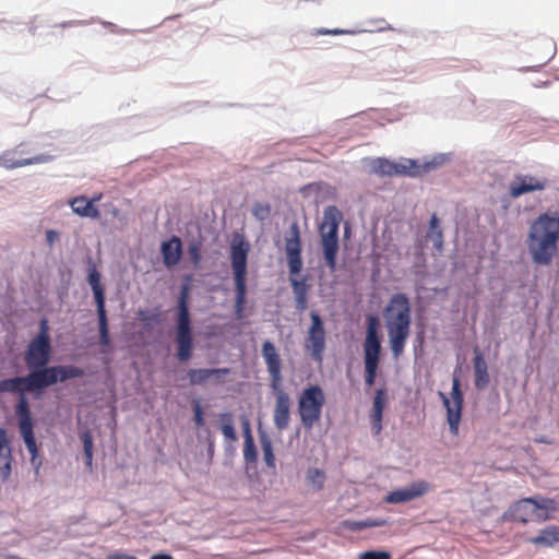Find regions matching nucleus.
<instances>
[{
  "instance_id": "nucleus-18",
  "label": "nucleus",
  "mask_w": 559,
  "mask_h": 559,
  "mask_svg": "<svg viewBox=\"0 0 559 559\" xmlns=\"http://www.w3.org/2000/svg\"><path fill=\"white\" fill-rule=\"evenodd\" d=\"M547 180H540L532 176L518 175L510 183L509 193L512 198H519L524 193L542 191L546 188Z\"/></svg>"
},
{
  "instance_id": "nucleus-20",
  "label": "nucleus",
  "mask_w": 559,
  "mask_h": 559,
  "mask_svg": "<svg viewBox=\"0 0 559 559\" xmlns=\"http://www.w3.org/2000/svg\"><path fill=\"white\" fill-rule=\"evenodd\" d=\"M163 262L167 267H173L179 263L182 257V242L177 236L164 241L160 247Z\"/></svg>"
},
{
  "instance_id": "nucleus-31",
  "label": "nucleus",
  "mask_w": 559,
  "mask_h": 559,
  "mask_svg": "<svg viewBox=\"0 0 559 559\" xmlns=\"http://www.w3.org/2000/svg\"><path fill=\"white\" fill-rule=\"evenodd\" d=\"M219 419L222 423V433L224 437L234 442L237 440V435L234 428V418L230 413H224L219 415Z\"/></svg>"
},
{
  "instance_id": "nucleus-42",
  "label": "nucleus",
  "mask_w": 559,
  "mask_h": 559,
  "mask_svg": "<svg viewBox=\"0 0 559 559\" xmlns=\"http://www.w3.org/2000/svg\"><path fill=\"white\" fill-rule=\"evenodd\" d=\"M105 559H138L134 556L126 555V554H111L108 555Z\"/></svg>"
},
{
  "instance_id": "nucleus-15",
  "label": "nucleus",
  "mask_w": 559,
  "mask_h": 559,
  "mask_svg": "<svg viewBox=\"0 0 559 559\" xmlns=\"http://www.w3.org/2000/svg\"><path fill=\"white\" fill-rule=\"evenodd\" d=\"M262 356L270 374V386L277 390L282 386V360L275 345L271 341H264L262 344Z\"/></svg>"
},
{
  "instance_id": "nucleus-28",
  "label": "nucleus",
  "mask_w": 559,
  "mask_h": 559,
  "mask_svg": "<svg viewBox=\"0 0 559 559\" xmlns=\"http://www.w3.org/2000/svg\"><path fill=\"white\" fill-rule=\"evenodd\" d=\"M245 444H243V459L247 464H254L258 461V452L251 436L249 423L245 421Z\"/></svg>"
},
{
  "instance_id": "nucleus-32",
  "label": "nucleus",
  "mask_w": 559,
  "mask_h": 559,
  "mask_svg": "<svg viewBox=\"0 0 559 559\" xmlns=\"http://www.w3.org/2000/svg\"><path fill=\"white\" fill-rule=\"evenodd\" d=\"M97 314L99 328V343L103 346H108L110 344V338L106 309L97 310Z\"/></svg>"
},
{
  "instance_id": "nucleus-1",
  "label": "nucleus",
  "mask_w": 559,
  "mask_h": 559,
  "mask_svg": "<svg viewBox=\"0 0 559 559\" xmlns=\"http://www.w3.org/2000/svg\"><path fill=\"white\" fill-rule=\"evenodd\" d=\"M84 376V370L74 366H52L49 368L33 370L26 377H15L0 381V393H19L20 399L16 404V415L19 418V429L25 445L31 454V462L38 468L40 463L36 464L38 448L34 435V423L32 419L28 402L24 395L25 392L40 391L44 388L55 384L57 381H66L72 378Z\"/></svg>"
},
{
  "instance_id": "nucleus-25",
  "label": "nucleus",
  "mask_w": 559,
  "mask_h": 559,
  "mask_svg": "<svg viewBox=\"0 0 559 559\" xmlns=\"http://www.w3.org/2000/svg\"><path fill=\"white\" fill-rule=\"evenodd\" d=\"M230 373L229 368H214V369H190L188 371V378L192 385L204 384L210 381L212 374Z\"/></svg>"
},
{
  "instance_id": "nucleus-34",
  "label": "nucleus",
  "mask_w": 559,
  "mask_h": 559,
  "mask_svg": "<svg viewBox=\"0 0 559 559\" xmlns=\"http://www.w3.org/2000/svg\"><path fill=\"white\" fill-rule=\"evenodd\" d=\"M307 480L313 486V488L321 490L324 486L325 474L319 468H309L307 471Z\"/></svg>"
},
{
  "instance_id": "nucleus-40",
  "label": "nucleus",
  "mask_w": 559,
  "mask_h": 559,
  "mask_svg": "<svg viewBox=\"0 0 559 559\" xmlns=\"http://www.w3.org/2000/svg\"><path fill=\"white\" fill-rule=\"evenodd\" d=\"M348 31L334 28V29H326V28H320L317 31V34L319 35H342V34H348Z\"/></svg>"
},
{
  "instance_id": "nucleus-19",
  "label": "nucleus",
  "mask_w": 559,
  "mask_h": 559,
  "mask_svg": "<svg viewBox=\"0 0 559 559\" xmlns=\"http://www.w3.org/2000/svg\"><path fill=\"white\" fill-rule=\"evenodd\" d=\"M12 449L4 428H0V483L9 480L12 472Z\"/></svg>"
},
{
  "instance_id": "nucleus-29",
  "label": "nucleus",
  "mask_w": 559,
  "mask_h": 559,
  "mask_svg": "<svg viewBox=\"0 0 559 559\" xmlns=\"http://www.w3.org/2000/svg\"><path fill=\"white\" fill-rule=\"evenodd\" d=\"M260 444L263 452V460L270 468H275V455L273 452V443L270 437L265 432H261L259 436Z\"/></svg>"
},
{
  "instance_id": "nucleus-7",
  "label": "nucleus",
  "mask_w": 559,
  "mask_h": 559,
  "mask_svg": "<svg viewBox=\"0 0 559 559\" xmlns=\"http://www.w3.org/2000/svg\"><path fill=\"white\" fill-rule=\"evenodd\" d=\"M189 286L183 284L178 296V314L176 321V343L178 345L177 357L180 361L189 360L193 350V336L189 312Z\"/></svg>"
},
{
  "instance_id": "nucleus-45",
  "label": "nucleus",
  "mask_w": 559,
  "mask_h": 559,
  "mask_svg": "<svg viewBox=\"0 0 559 559\" xmlns=\"http://www.w3.org/2000/svg\"><path fill=\"white\" fill-rule=\"evenodd\" d=\"M100 199H102V193L96 197H93L90 201H93V204L95 205V202L99 201Z\"/></svg>"
},
{
  "instance_id": "nucleus-36",
  "label": "nucleus",
  "mask_w": 559,
  "mask_h": 559,
  "mask_svg": "<svg viewBox=\"0 0 559 559\" xmlns=\"http://www.w3.org/2000/svg\"><path fill=\"white\" fill-rule=\"evenodd\" d=\"M189 257L192 261V263L197 266L201 262V243L200 242H193L188 248Z\"/></svg>"
},
{
  "instance_id": "nucleus-24",
  "label": "nucleus",
  "mask_w": 559,
  "mask_h": 559,
  "mask_svg": "<svg viewBox=\"0 0 559 559\" xmlns=\"http://www.w3.org/2000/svg\"><path fill=\"white\" fill-rule=\"evenodd\" d=\"M474 357V376H475V386L479 390L485 389L489 384V374L487 364L483 357V355L475 349Z\"/></svg>"
},
{
  "instance_id": "nucleus-4",
  "label": "nucleus",
  "mask_w": 559,
  "mask_h": 559,
  "mask_svg": "<svg viewBox=\"0 0 559 559\" xmlns=\"http://www.w3.org/2000/svg\"><path fill=\"white\" fill-rule=\"evenodd\" d=\"M301 250L302 245L299 226L297 223H293L289 228V236L285 239V252L289 269V283L295 297V306L300 312L305 311L308 307L309 290L307 278H297V275L300 274L304 265Z\"/></svg>"
},
{
  "instance_id": "nucleus-16",
  "label": "nucleus",
  "mask_w": 559,
  "mask_h": 559,
  "mask_svg": "<svg viewBox=\"0 0 559 559\" xmlns=\"http://www.w3.org/2000/svg\"><path fill=\"white\" fill-rule=\"evenodd\" d=\"M431 485L426 480H417L405 488L396 489L385 497L388 503H403L423 497L430 491Z\"/></svg>"
},
{
  "instance_id": "nucleus-26",
  "label": "nucleus",
  "mask_w": 559,
  "mask_h": 559,
  "mask_svg": "<svg viewBox=\"0 0 559 559\" xmlns=\"http://www.w3.org/2000/svg\"><path fill=\"white\" fill-rule=\"evenodd\" d=\"M88 284L91 285V287L93 289L97 310L106 309L105 308V293H104V288L100 285V275L95 267L90 270Z\"/></svg>"
},
{
  "instance_id": "nucleus-23",
  "label": "nucleus",
  "mask_w": 559,
  "mask_h": 559,
  "mask_svg": "<svg viewBox=\"0 0 559 559\" xmlns=\"http://www.w3.org/2000/svg\"><path fill=\"white\" fill-rule=\"evenodd\" d=\"M70 205L73 212L81 217L97 219L100 216L99 210L86 197H75L70 201Z\"/></svg>"
},
{
  "instance_id": "nucleus-33",
  "label": "nucleus",
  "mask_w": 559,
  "mask_h": 559,
  "mask_svg": "<svg viewBox=\"0 0 559 559\" xmlns=\"http://www.w3.org/2000/svg\"><path fill=\"white\" fill-rule=\"evenodd\" d=\"M428 236L433 238L435 247L438 250H441L443 245V236L442 229L439 226V219L436 214H432L430 218V231Z\"/></svg>"
},
{
  "instance_id": "nucleus-9",
  "label": "nucleus",
  "mask_w": 559,
  "mask_h": 559,
  "mask_svg": "<svg viewBox=\"0 0 559 559\" xmlns=\"http://www.w3.org/2000/svg\"><path fill=\"white\" fill-rule=\"evenodd\" d=\"M365 383L368 386L374 384L381 354V341L379 336V320L374 316L367 319L366 337L362 344Z\"/></svg>"
},
{
  "instance_id": "nucleus-14",
  "label": "nucleus",
  "mask_w": 559,
  "mask_h": 559,
  "mask_svg": "<svg viewBox=\"0 0 559 559\" xmlns=\"http://www.w3.org/2000/svg\"><path fill=\"white\" fill-rule=\"evenodd\" d=\"M440 396L447 409V421L449 424L450 431L453 436H457L464 402L461 383L457 377H454L452 381L451 397H448L443 393H440Z\"/></svg>"
},
{
  "instance_id": "nucleus-2",
  "label": "nucleus",
  "mask_w": 559,
  "mask_h": 559,
  "mask_svg": "<svg viewBox=\"0 0 559 559\" xmlns=\"http://www.w3.org/2000/svg\"><path fill=\"white\" fill-rule=\"evenodd\" d=\"M559 215L544 213L530 226L526 246L532 261L537 265H549L558 252Z\"/></svg>"
},
{
  "instance_id": "nucleus-10",
  "label": "nucleus",
  "mask_w": 559,
  "mask_h": 559,
  "mask_svg": "<svg viewBox=\"0 0 559 559\" xmlns=\"http://www.w3.org/2000/svg\"><path fill=\"white\" fill-rule=\"evenodd\" d=\"M325 404V394L318 384L302 390L298 399V414L305 429L311 430L319 423Z\"/></svg>"
},
{
  "instance_id": "nucleus-17",
  "label": "nucleus",
  "mask_w": 559,
  "mask_h": 559,
  "mask_svg": "<svg viewBox=\"0 0 559 559\" xmlns=\"http://www.w3.org/2000/svg\"><path fill=\"white\" fill-rule=\"evenodd\" d=\"M275 393V405L273 411L274 426L283 431L288 428L290 420V397L283 391L282 386L272 390Z\"/></svg>"
},
{
  "instance_id": "nucleus-30",
  "label": "nucleus",
  "mask_w": 559,
  "mask_h": 559,
  "mask_svg": "<svg viewBox=\"0 0 559 559\" xmlns=\"http://www.w3.org/2000/svg\"><path fill=\"white\" fill-rule=\"evenodd\" d=\"M81 440L83 442V452L85 465L90 472L93 471V436L90 430H84L80 433Z\"/></svg>"
},
{
  "instance_id": "nucleus-41",
  "label": "nucleus",
  "mask_w": 559,
  "mask_h": 559,
  "mask_svg": "<svg viewBox=\"0 0 559 559\" xmlns=\"http://www.w3.org/2000/svg\"><path fill=\"white\" fill-rule=\"evenodd\" d=\"M59 238V233L52 229L46 231V241L49 247L53 245V242Z\"/></svg>"
},
{
  "instance_id": "nucleus-13",
  "label": "nucleus",
  "mask_w": 559,
  "mask_h": 559,
  "mask_svg": "<svg viewBox=\"0 0 559 559\" xmlns=\"http://www.w3.org/2000/svg\"><path fill=\"white\" fill-rule=\"evenodd\" d=\"M311 324L305 341V348L313 360L321 362L325 350V329L318 312L310 313Z\"/></svg>"
},
{
  "instance_id": "nucleus-37",
  "label": "nucleus",
  "mask_w": 559,
  "mask_h": 559,
  "mask_svg": "<svg viewBox=\"0 0 559 559\" xmlns=\"http://www.w3.org/2000/svg\"><path fill=\"white\" fill-rule=\"evenodd\" d=\"M391 556L386 551H365L359 556V559H390Z\"/></svg>"
},
{
  "instance_id": "nucleus-8",
  "label": "nucleus",
  "mask_w": 559,
  "mask_h": 559,
  "mask_svg": "<svg viewBox=\"0 0 559 559\" xmlns=\"http://www.w3.org/2000/svg\"><path fill=\"white\" fill-rule=\"evenodd\" d=\"M341 213L336 206H328L323 213L320 225L321 247L326 266L331 272L336 271V258L338 252V226Z\"/></svg>"
},
{
  "instance_id": "nucleus-5",
  "label": "nucleus",
  "mask_w": 559,
  "mask_h": 559,
  "mask_svg": "<svg viewBox=\"0 0 559 559\" xmlns=\"http://www.w3.org/2000/svg\"><path fill=\"white\" fill-rule=\"evenodd\" d=\"M250 245L240 234H235L230 242V263L234 274L236 298L235 313L242 318L247 297V260Z\"/></svg>"
},
{
  "instance_id": "nucleus-6",
  "label": "nucleus",
  "mask_w": 559,
  "mask_h": 559,
  "mask_svg": "<svg viewBox=\"0 0 559 559\" xmlns=\"http://www.w3.org/2000/svg\"><path fill=\"white\" fill-rule=\"evenodd\" d=\"M558 510L556 500L546 497L524 498L513 503L503 514L507 521L527 523L530 520L547 521Z\"/></svg>"
},
{
  "instance_id": "nucleus-3",
  "label": "nucleus",
  "mask_w": 559,
  "mask_h": 559,
  "mask_svg": "<svg viewBox=\"0 0 559 559\" xmlns=\"http://www.w3.org/2000/svg\"><path fill=\"white\" fill-rule=\"evenodd\" d=\"M385 328L394 358H399L405 348L411 333V304L403 293L394 294L384 309Z\"/></svg>"
},
{
  "instance_id": "nucleus-43",
  "label": "nucleus",
  "mask_w": 559,
  "mask_h": 559,
  "mask_svg": "<svg viewBox=\"0 0 559 559\" xmlns=\"http://www.w3.org/2000/svg\"><path fill=\"white\" fill-rule=\"evenodd\" d=\"M228 373H219V374H212V378L210 379L211 381H213L215 384H222L224 383L226 380H225V377L227 376Z\"/></svg>"
},
{
  "instance_id": "nucleus-21",
  "label": "nucleus",
  "mask_w": 559,
  "mask_h": 559,
  "mask_svg": "<svg viewBox=\"0 0 559 559\" xmlns=\"http://www.w3.org/2000/svg\"><path fill=\"white\" fill-rule=\"evenodd\" d=\"M385 407V391L379 389L376 391V395L372 404V412L370 415L371 428L374 435H379L382 430V417Z\"/></svg>"
},
{
  "instance_id": "nucleus-27",
  "label": "nucleus",
  "mask_w": 559,
  "mask_h": 559,
  "mask_svg": "<svg viewBox=\"0 0 559 559\" xmlns=\"http://www.w3.org/2000/svg\"><path fill=\"white\" fill-rule=\"evenodd\" d=\"M388 523H389L388 520L382 519V518H374V519L368 518V519L360 520V521L347 520L343 523V526L346 530L356 532V531H361L365 528L384 526V525H388Z\"/></svg>"
},
{
  "instance_id": "nucleus-11",
  "label": "nucleus",
  "mask_w": 559,
  "mask_h": 559,
  "mask_svg": "<svg viewBox=\"0 0 559 559\" xmlns=\"http://www.w3.org/2000/svg\"><path fill=\"white\" fill-rule=\"evenodd\" d=\"M50 353L51 345L48 321L47 319H41L37 336L28 344L25 353V362L32 371L45 369L50 359Z\"/></svg>"
},
{
  "instance_id": "nucleus-12",
  "label": "nucleus",
  "mask_w": 559,
  "mask_h": 559,
  "mask_svg": "<svg viewBox=\"0 0 559 559\" xmlns=\"http://www.w3.org/2000/svg\"><path fill=\"white\" fill-rule=\"evenodd\" d=\"M371 169L380 176H411L416 177L421 174V167L413 159H404L395 163L388 158L378 157L371 162Z\"/></svg>"
},
{
  "instance_id": "nucleus-39",
  "label": "nucleus",
  "mask_w": 559,
  "mask_h": 559,
  "mask_svg": "<svg viewBox=\"0 0 559 559\" xmlns=\"http://www.w3.org/2000/svg\"><path fill=\"white\" fill-rule=\"evenodd\" d=\"M45 158L41 156L33 157V158H26V159H20L13 163L12 167H23L32 164H37L44 162Z\"/></svg>"
},
{
  "instance_id": "nucleus-35",
  "label": "nucleus",
  "mask_w": 559,
  "mask_h": 559,
  "mask_svg": "<svg viewBox=\"0 0 559 559\" xmlns=\"http://www.w3.org/2000/svg\"><path fill=\"white\" fill-rule=\"evenodd\" d=\"M271 214V206L267 203H255L252 207V215L259 219L264 221Z\"/></svg>"
},
{
  "instance_id": "nucleus-38",
  "label": "nucleus",
  "mask_w": 559,
  "mask_h": 559,
  "mask_svg": "<svg viewBox=\"0 0 559 559\" xmlns=\"http://www.w3.org/2000/svg\"><path fill=\"white\" fill-rule=\"evenodd\" d=\"M194 413V423L197 427H202L204 425L203 409L199 402H195L193 405Z\"/></svg>"
},
{
  "instance_id": "nucleus-44",
  "label": "nucleus",
  "mask_w": 559,
  "mask_h": 559,
  "mask_svg": "<svg viewBox=\"0 0 559 559\" xmlns=\"http://www.w3.org/2000/svg\"><path fill=\"white\" fill-rule=\"evenodd\" d=\"M151 559H174V558L170 555L159 554V555L152 556Z\"/></svg>"
},
{
  "instance_id": "nucleus-22",
  "label": "nucleus",
  "mask_w": 559,
  "mask_h": 559,
  "mask_svg": "<svg viewBox=\"0 0 559 559\" xmlns=\"http://www.w3.org/2000/svg\"><path fill=\"white\" fill-rule=\"evenodd\" d=\"M530 543L544 548L559 546V525H548L539 531L538 535L530 538Z\"/></svg>"
}]
</instances>
